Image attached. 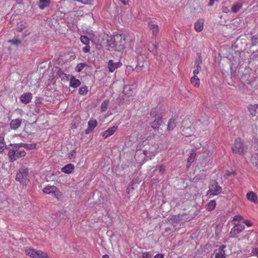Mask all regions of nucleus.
<instances>
[{
    "mask_svg": "<svg viewBox=\"0 0 258 258\" xmlns=\"http://www.w3.org/2000/svg\"><path fill=\"white\" fill-rule=\"evenodd\" d=\"M10 146L13 147V148L11 149L8 154V156L11 162H14L18 159L24 157L26 155V152L21 149L22 148L20 145L19 144H11Z\"/></svg>",
    "mask_w": 258,
    "mask_h": 258,
    "instance_id": "f257e3e1",
    "label": "nucleus"
},
{
    "mask_svg": "<svg viewBox=\"0 0 258 258\" xmlns=\"http://www.w3.org/2000/svg\"><path fill=\"white\" fill-rule=\"evenodd\" d=\"M29 170L27 167L23 166L20 168L16 174V180L22 184L25 185L29 182Z\"/></svg>",
    "mask_w": 258,
    "mask_h": 258,
    "instance_id": "f03ea898",
    "label": "nucleus"
},
{
    "mask_svg": "<svg viewBox=\"0 0 258 258\" xmlns=\"http://www.w3.org/2000/svg\"><path fill=\"white\" fill-rule=\"evenodd\" d=\"M113 41L115 44L112 46L115 51H120L125 48V40L121 35H115L113 36Z\"/></svg>",
    "mask_w": 258,
    "mask_h": 258,
    "instance_id": "7ed1b4c3",
    "label": "nucleus"
},
{
    "mask_svg": "<svg viewBox=\"0 0 258 258\" xmlns=\"http://www.w3.org/2000/svg\"><path fill=\"white\" fill-rule=\"evenodd\" d=\"M27 255L33 258H48L46 253L34 248H27L25 250Z\"/></svg>",
    "mask_w": 258,
    "mask_h": 258,
    "instance_id": "20e7f679",
    "label": "nucleus"
},
{
    "mask_svg": "<svg viewBox=\"0 0 258 258\" xmlns=\"http://www.w3.org/2000/svg\"><path fill=\"white\" fill-rule=\"evenodd\" d=\"M246 149V147L242 142L241 139L237 138L235 139L234 144L232 147L233 153L241 154L245 151Z\"/></svg>",
    "mask_w": 258,
    "mask_h": 258,
    "instance_id": "39448f33",
    "label": "nucleus"
},
{
    "mask_svg": "<svg viewBox=\"0 0 258 258\" xmlns=\"http://www.w3.org/2000/svg\"><path fill=\"white\" fill-rule=\"evenodd\" d=\"M209 188V189L207 192V195L210 197L217 196L221 193L222 190V187L216 181L210 184Z\"/></svg>",
    "mask_w": 258,
    "mask_h": 258,
    "instance_id": "423d86ee",
    "label": "nucleus"
},
{
    "mask_svg": "<svg viewBox=\"0 0 258 258\" xmlns=\"http://www.w3.org/2000/svg\"><path fill=\"white\" fill-rule=\"evenodd\" d=\"M13 204V201L4 192L0 191V208L8 207Z\"/></svg>",
    "mask_w": 258,
    "mask_h": 258,
    "instance_id": "0eeeda50",
    "label": "nucleus"
},
{
    "mask_svg": "<svg viewBox=\"0 0 258 258\" xmlns=\"http://www.w3.org/2000/svg\"><path fill=\"white\" fill-rule=\"evenodd\" d=\"M244 228L245 226L244 225L238 223L235 224L229 233V236L232 238L236 237L237 235L241 232Z\"/></svg>",
    "mask_w": 258,
    "mask_h": 258,
    "instance_id": "6e6552de",
    "label": "nucleus"
},
{
    "mask_svg": "<svg viewBox=\"0 0 258 258\" xmlns=\"http://www.w3.org/2000/svg\"><path fill=\"white\" fill-rule=\"evenodd\" d=\"M149 30L152 31V35L156 36L159 32V26L155 20H150L148 22Z\"/></svg>",
    "mask_w": 258,
    "mask_h": 258,
    "instance_id": "1a4fd4ad",
    "label": "nucleus"
},
{
    "mask_svg": "<svg viewBox=\"0 0 258 258\" xmlns=\"http://www.w3.org/2000/svg\"><path fill=\"white\" fill-rule=\"evenodd\" d=\"M146 56L144 54H140L137 57V64L135 70L137 72H140L142 68L144 67V61H146Z\"/></svg>",
    "mask_w": 258,
    "mask_h": 258,
    "instance_id": "9d476101",
    "label": "nucleus"
},
{
    "mask_svg": "<svg viewBox=\"0 0 258 258\" xmlns=\"http://www.w3.org/2000/svg\"><path fill=\"white\" fill-rule=\"evenodd\" d=\"M226 248V246L222 245L220 246L219 248L215 250L214 255V258H226V255L224 249Z\"/></svg>",
    "mask_w": 258,
    "mask_h": 258,
    "instance_id": "9b49d317",
    "label": "nucleus"
},
{
    "mask_svg": "<svg viewBox=\"0 0 258 258\" xmlns=\"http://www.w3.org/2000/svg\"><path fill=\"white\" fill-rule=\"evenodd\" d=\"M43 191L45 194H53L58 198V190L56 186L54 185H47L43 189Z\"/></svg>",
    "mask_w": 258,
    "mask_h": 258,
    "instance_id": "f8f14e48",
    "label": "nucleus"
},
{
    "mask_svg": "<svg viewBox=\"0 0 258 258\" xmlns=\"http://www.w3.org/2000/svg\"><path fill=\"white\" fill-rule=\"evenodd\" d=\"M122 66V63L120 61L114 62L112 60H109L108 62V68L110 72H113L114 70Z\"/></svg>",
    "mask_w": 258,
    "mask_h": 258,
    "instance_id": "ddd939ff",
    "label": "nucleus"
},
{
    "mask_svg": "<svg viewBox=\"0 0 258 258\" xmlns=\"http://www.w3.org/2000/svg\"><path fill=\"white\" fill-rule=\"evenodd\" d=\"M246 198L248 200L250 201V202L254 204L258 203L257 196L256 195V194L253 191L248 192L246 194Z\"/></svg>",
    "mask_w": 258,
    "mask_h": 258,
    "instance_id": "4468645a",
    "label": "nucleus"
},
{
    "mask_svg": "<svg viewBox=\"0 0 258 258\" xmlns=\"http://www.w3.org/2000/svg\"><path fill=\"white\" fill-rule=\"evenodd\" d=\"M71 78L69 80H70V86L74 88H77L80 86L81 84V81L75 78V77L73 76H70Z\"/></svg>",
    "mask_w": 258,
    "mask_h": 258,
    "instance_id": "2eb2a0df",
    "label": "nucleus"
},
{
    "mask_svg": "<svg viewBox=\"0 0 258 258\" xmlns=\"http://www.w3.org/2000/svg\"><path fill=\"white\" fill-rule=\"evenodd\" d=\"M32 98V94L30 93H26L21 95L20 100L22 103L27 104L29 103Z\"/></svg>",
    "mask_w": 258,
    "mask_h": 258,
    "instance_id": "dca6fc26",
    "label": "nucleus"
},
{
    "mask_svg": "<svg viewBox=\"0 0 258 258\" xmlns=\"http://www.w3.org/2000/svg\"><path fill=\"white\" fill-rule=\"evenodd\" d=\"M202 62V59L201 58V57L200 56L199 60H197L195 61V64L194 67V70L193 71V74H194V76H197L199 73L200 70H201V67L200 64Z\"/></svg>",
    "mask_w": 258,
    "mask_h": 258,
    "instance_id": "f3484780",
    "label": "nucleus"
},
{
    "mask_svg": "<svg viewBox=\"0 0 258 258\" xmlns=\"http://www.w3.org/2000/svg\"><path fill=\"white\" fill-rule=\"evenodd\" d=\"M50 0H39L38 6L39 8L43 10L45 8L48 7L50 5Z\"/></svg>",
    "mask_w": 258,
    "mask_h": 258,
    "instance_id": "a211bd4d",
    "label": "nucleus"
},
{
    "mask_svg": "<svg viewBox=\"0 0 258 258\" xmlns=\"http://www.w3.org/2000/svg\"><path fill=\"white\" fill-rule=\"evenodd\" d=\"M74 165L71 163L68 164L61 168V171L63 173L70 174L74 169Z\"/></svg>",
    "mask_w": 258,
    "mask_h": 258,
    "instance_id": "6ab92c4d",
    "label": "nucleus"
},
{
    "mask_svg": "<svg viewBox=\"0 0 258 258\" xmlns=\"http://www.w3.org/2000/svg\"><path fill=\"white\" fill-rule=\"evenodd\" d=\"M21 119L20 118L12 120L10 123L11 129H17L19 128L21 124Z\"/></svg>",
    "mask_w": 258,
    "mask_h": 258,
    "instance_id": "aec40b11",
    "label": "nucleus"
},
{
    "mask_svg": "<svg viewBox=\"0 0 258 258\" xmlns=\"http://www.w3.org/2000/svg\"><path fill=\"white\" fill-rule=\"evenodd\" d=\"M113 40V36H107L106 46L108 47L107 50L109 51H112L114 50L112 46L115 44V42H114Z\"/></svg>",
    "mask_w": 258,
    "mask_h": 258,
    "instance_id": "412c9836",
    "label": "nucleus"
},
{
    "mask_svg": "<svg viewBox=\"0 0 258 258\" xmlns=\"http://www.w3.org/2000/svg\"><path fill=\"white\" fill-rule=\"evenodd\" d=\"M204 21L199 19L195 24V29L197 32H201L203 29Z\"/></svg>",
    "mask_w": 258,
    "mask_h": 258,
    "instance_id": "4be33fe9",
    "label": "nucleus"
},
{
    "mask_svg": "<svg viewBox=\"0 0 258 258\" xmlns=\"http://www.w3.org/2000/svg\"><path fill=\"white\" fill-rule=\"evenodd\" d=\"M162 123V120L161 118H156L155 119L151 124V127L153 129H156L160 127Z\"/></svg>",
    "mask_w": 258,
    "mask_h": 258,
    "instance_id": "5701e85b",
    "label": "nucleus"
},
{
    "mask_svg": "<svg viewBox=\"0 0 258 258\" xmlns=\"http://www.w3.org/2000/svg\"><path fill=\"white\" fill-rule=\"evenodd\" d=\"M258 107V105L255 104V105H249L247 108L248 111H249L250 115L252 116H254L256 114V110Z\"/></svg>",
    "mask_w": 258,
    "mask_h": 258,
    "instance_id": "b1692460",
    "label": "nucleus"
},
{
    "mask_svg": "<svg viewBox=\"0 0 258 258\" xmlns=\"http://www.w3.org/2000/svg\"><path fill=\"white\" fill-rule=\"evenodd\" d=\"M250 162L252 165L258 169V155L253 154L251 157Z\"/></svg>",
    "mask_w": 258,
    "mask_h": 258,
    "instance_id": "393cba45",
    "label": "nucleus"
},
{
    "mask_svg": "<svg viewBox=\"0 0 258 258\" xmlns=\"http://www.w3.org/2000/svg\"><path fill=\"white\" fill-rule=\"evenodd\" d=\"M216 205V201L215 200H211L209 203H208L206 205V208L207 210L209 211H211L215 208Z\"/></svg>",
    "mask_w": 258,
    "mask_h": 258,
    "instance_id": "a878e982",
    "label": "nucleus"
},
{
    "mask_svg": "<svg viewBox=\"0 0 258 258\" xmlns=\"http://www.w3.org/2000/svg\"><path fill=\"white\" fill-rule=\"evenodd\" d=\"M57 74L58 75L59 77L61 78V79L62 80H65V79L69 80V79L70 76H68L66 74H65L61 69H59L58 70V71L57 72Z\"/></svg>",
    "mask_w": 258,
    "mask_h": 258,
    "instance_id": "bb28decb",
    "label": "nucleus"
},
{
    "mask_svg": "<svg viewBox=\"0 0 258 258\" xmlns=\"http://www.w3.org/2000/svg\"><path fill=\"white\" fill-rule=\"evenodd\" d=\"M190 82L195 87H198L200 86V79L197 76H194L191 77Z\"/></svg>",
    "mask_w": 258,
    "mask_h": 258,
    "instance_id": "cd10ccee",
    "label": "nucleus"
},
{
    "mask_svg": "<svg viewBox=\"0 0 258 258\" xmlns=\"http://www.w3.org/2000/svg\"><path fill=\"white\" fill-rule=\"evenodd\" d=\"M123 92L124 94L130 96L132 95L133 91L132 89L130 88V86L125 85L123 87Z\"/></svg>",
    "mask_w": 258,
    "mask_h": 258,
    "instance_id": "c85d7f7f",
    "label": "nucleus"
},
{
    "mask_svg": "<svg viewBox=\"0 0 258 258\" xmlns=\"http://www.w3.org/2000/svg\"><path fill=\"white\" fill-rule=\"evenodd\" d=\"M242 7V4L240 3H235L231 7V11L234 13H237Z\"/></svg>",
    "mask_w": 258,
    "mask_h": 258,
    "instance_id": "c756f323",
    "label": "nucleus"
},
{
    "mask_svg": "<svg viewBox=\"0 0 258 258\" xmlns=\"http://www.w3.org/2000/svg\"><path fill=\"white\" fill-rule=\"evenodd\" d=\"M19 145L21 147H23L27 150H31L36 148V145L33 144H25V143H19Z\"/></svg>",
    "mask_w": 258,
    "mask_h": 258,
    "instance_id": "7c9ffc66",
    "label": "nucleus"
},
{
    "mask_svg": "<svg viewBox=\"0 0 258 258\" xmlns=\"http://www.w3.org/2000/svg\"><path fill=\"white\" fill-rule=\"evenodd\" d=\"M109 101L108 100H105L104 101L101 105V111L102 112H105L107 110L109 105Z\"/></svg>",
    "mask_w": 258,
    "mask_h": 258,
    "instance_id": "2f4dec72",
    "label": "nucleus"
},
{
    "mask_svg": "<svg viewBox=\"0 0 258 258\" xmlns=\"http://www.w3.org/2000/svg\"><path fill=\"white\" fill-rule=\"evenodd\" d=\"M88 92V87L86 86H83L79 88V93L80 95H85Z\"/></svg>",
    "mask_w": 258,
    "mask_h": 258,
    "instance_id": "473e14b6",
    "label": "nucleus"
},
{
    "mask_svg": "<svg viewBox=\"0 0 258 258\" xmlns=\"http://www.w3.org/2000/svg\"><path fill=\"white\" fill-rule=\"evenodd\" d=\"M97 125V121L96 120L91 119L88 122V127L90 129H94Z\"/></svg>",
    "mask_w": 258,
    "mask_h": 258,
    "instance_id": "72a5a7b5",
    "label": "nucleus"
},
{
    "mask_svg": "<svg viewBox=\"0 0 258 258\" xmlns=\"http://www.w3.org/2000/svg\"><path fill=\"white\" fill-rule=\"evenodd\" d=\"M87 66L86 63H79L76 67L75 70L77 72H80Z\"/></svg>",
    "mask_w": 258,
    "mask_h": 258,
    "instance_id": "f704fd0d",
    "label": "nucleus"
},
{
    "mask_svg": "<svg viewBox=\"0 0 258 258\" xmlns=\"http://www.w3.org/2000/svg\"><path fill=\"white\" fill-rule=\"evenodd\" d=\"M176 127L175 120L174 118H171L169 120L168 123L167 129H173Z\"/></svg>",
    "mask_w": 258,
    "mask_h": 258,
    "instance_id": "c9c22d12",
    "label": "nucleus"
},
{
    "mask_svg": "<svg viewBox=\"0 0 258 258\" xmlns=\"http://www.w3.org/2000/svg\"><path fill=\"white\" fill-rule=\"evenodd\" d=\"M81 41L85 45H89L90 40L88 37L86 36H81L80 37Z\"/></svg>",
    "mask_w": 258,
    "mask_h": 258,
    "instance_id": "e433bc0d",
    "label": "nucleus"
},
{
    "mask_svg": "<svg viewBox=\"0 0 258 258\" xmlns=\"http://www.w3.org/2000/svg\"><path fill=\"white\" fill-rule=\"evenodd\" d=\"M115 130H106L103 134L102 136L104 139H106L109 136L113 135Z\"/></svg>",
    "mask_w": 258,
    "mask_h": 258,
    "instance_id": "4c0bfd02",
    "label": "nucleus"
},
{
    "mask_svg": "<svg viewBox=\"0 0 258 258\" xmlns=\"http://www.w3.org/2000/svg\"><path fill=\"white\" fill-rule=\"evenodd\" d=\"M26 27V25L25 24H23L22 22H20L18 24L16 30L19 32H21L23 30H24Z\"/></svg>",
    "mask_w": 258,
    "mask_h": 258,
    "instance_id": "58836bf2",
    "label": "nucleus"
},
{
    "mask_svg": "<svg viewBox=\"0 0 258 258\" xmlns=\"http://www.w3.org/2000/svg\"><path fill=\"white\" fill-rule=\"evenodd\" d=\"M195 157V153L192 152L190 154V155L187 159V163L189 164V166L194 162Z\"/></svg>",
    "mask_w": 258,
    "mask_h": 258,
    "instance_id": "ea45409f",
    "label": "nucleus"
},
{
    "mask_svg": "<svg viewBox=\"0 0 258 258\" xmlns=\"http://www.w3.org/2000/svg\"><path fill=\"white\" fill-rule=\"evenodd\" d=\"M76 154V152L75 150L71 151V152L69 153L68 154V158L70 160L75 158Z\"/></svg>",
    "mask_w": 258,
    "mask_h": 258,
    "instance_id": "a19ab883",
    "label": "nucleus"
},
{
    "mask_svg": "<svg viewBox=\"0 0 258 258\" xmlns=\"http://www.w3.org/2000/svg\"><path fill=\"white\" fill-rule=\"evenodd\" d=\"M158 110L159 109L157 107L155 108H153L151 111V115L153 117H156L158 115Z\"/></svg>",
    "mask_w": 258,
    "mask_h": 258,
    "instance_id": "79ce46f5",
    "label": "nucleus"
},
{
    "mask_svg": "<svg viewBox=\"0 0 258 258\" xmlns=\"http://www.w3.org/2000/svg\"><path fill=\"white\" fill-rule=\"evenodd\" d=\"M9 42L11 44L16 45L20 44L21 43V41L19 39H18L10 40L9 41Z\"/></svg>",
    "mask_w": 258,
    "mask_h": 258,
    "instance_id": "37998d69",
    "label": "nucleus"
},
{
    "mask_svg": "<svg viewBox=\"0 0 258 258\" xmlns=\"http://www.w3.org/2000/svg\"><path fill=\"white\" fill-rule=\"evenodd\" d=\"M43 98L40 97H37L35 99V104L40 105L42 104Z\"/></svg>",
    "mask_w": 258,
    "mask_h": 258,
    "instance_id": "c03bdc74",
    "label": "nucleus"
},
{
    "mask_svg": "<svg viewBox=\"0 0 258 258\" xmlns=\"http://www.w3.org/2000/svg\"><path fill=\"white\" fill-rule=\"evenodd\" d=\"M243 219V217L240 215H236L233 217V221H237L238 222H240L242 219Z\"/></svg>",
    "mask_w": 258,
    "mask_h": 258,
    "instance_id": "a18cd8bd",
    "label": "nucleus"
},
{
    "mask_svg": "<svg viewBox=\"0 0 258 258\" xmlns=\"http://www.w3.org/2000/svg\"><path fill=\"white\" fill-rule=\"evenodd\" d=\"M90 47L89 45H86V46L83 48V51L85 53H88L90 51Z\"/></svg>",
    "mask_w": 258,
    "mask_h": 258,
    "instance_id": "49530a36",
    "label": "nucleus"
},
{
    "mask_svg": "<svg viewBox=\"0 0 258 258\" xmlns=\"http://www.w3.org/2000/svg\"><path fill=\"white\" fill-rule=\"evenodd\" d=\"M251 42H252V45L254 46L257 43V37H255L254 36H253L251 37Z\"/></svg>",
    "mask_w": 258,
    "mask_h": 258,
    "instance_id": "de8ad7c7",
    "label": "nucleus"
},
{
    "mask_svg": "<svg viewBox=\"0 0 258 258\" xmlns=\"http://www.w3.org/2000/svg\"><path fill=\"white\" fill-rule=\"evenodd\" d=\"M40 105H34V111L36 113H38L40 112Z\"/></svg>",
    "mask_w": 258,
    "mask_h": 258,
    "instance_id": "09e8293b",
    "label": "nucleus"
},
{
    "mask_svg": "<svg viewBox=\"0 0 258 258\" xmlns=\"http://www.w3.org/2000/svg\"><path fill=\"white\" fill-rule=\"evenodd\" d=\"M92 0H81V3L86 5H92Z\"/></svg>",
    "mask_w": 258,
    "mask_h": 258,
    "instance_id": "8fccbe9b",
    "label": "nucleus"
},
{
    "mask_svg": "<svg viewBox=\"0 0 258 258\" xmlns=\"http://www.w3.org/2000/svg\"><path fill=\"white\" fill-rule=\"evenodd\" d=\"M148 153H150V154H152L153 156L155 155V152L153 151H147V150H144L143 151V154L145 155H147Z\"/></svg>",
    "mask_w": 258,
    "mask_h": 258,
    "instance_id": "3c124183",
    "label": "nucleus"
},
{
    "mask_svg": "<svg viewBox=\"0 0 258 258\" xmlns=\"http://www.w3.org/2000/svg\"><path fill=\"white\" fill-rule=\"evenodd\" d=\"M143 258H151V255L148 252H145L143 253Z\"/></svg>",
    "mask_w": 258,
    "mask_h": 258,
    "instance_id": "603ef678",
    "label": "nucleus"
},
{
    "mask_svg": "<svg viewBox=\"0 0 258 258\" xmlns=\"http://www.w3.org/2000/svg\"><path fill=\"white\" fill-rule=\"evenodd\" d=\"M252 253L258 256V248H253L252 250Z\"/></svg>",
    "mask_w": 258,
    "mask_h": 258,
    "instance_id": "864d4df0",
    "label": "nucleus"
},
{
    "mask_svg": "<svg viewBox=\"0 0 258 258\" xmlns=\"http://www.w3.org/2000/svg\"><path fill=\"white\" fill-rule=\"evenodd\" d=\"M5 148H6V145L0 144V153L4 151Z\"/></svg>",
    "mask_w": 258,
    "mask_h": 258,
    "instance_id": "5fc2aeb1",
    "label": "nucleus"
},
{
    "mask_svg": "<svg viewBox=\"0 0 258 258\" xmlns=\"http://www.w3.org/2000/svg\"><path fill=\"white\" fill-rule=\"evenodd\" d=\"M165 167L163 165H161L159 166V172L163 174L165 171Z\"/></svg>",
    "mask_w": 258,
    "mask_h": 258,
    "instance_id": "6e6d98bb",
    "label": "nucleus"
},
{
    "mask_svg": "<svg viewBox=\"0 0 258 258\" xmlns=\"http://www.w3.org/2000/svg\"><path fill=\"white\" fill-rule=\"evenodd\" d=\"M243 223L248 227L251 226L252 225L251 222L249 220H244Z\"/></svg>",
    "mask_w": 258,
    "mask_h": 258,
    "instance_id": "4d7b16f0",
    "label": "nucleus"
},
{
    "mask_svg": "<svg viewBox=\"0 0 258 258\" xmlns=\"http://www.w3.org/2000/svg\"><path fill=\"white\" fill-rule=\"evenodd\" d=\"M250 233H247L244 235L243 236L242 239H246L247 240H249V237H250Z\"/></svg>",
    "mask_w": 258,
    "mask_h": 258,
    "instance_id": "13d9d810",
    "label": "nucleus"
},
{
    "mask_svg": "<svg viewBox=\"0 0 258 258\" xmlns=\"http://www.w3.org/2000/svg\"><path fill=\"white\" fill-rule=\"evenodd\" d=\"M0 144L6 145L4 142V137L2 135L0 136Z\"/></svg>",
    "mask_w": 258,
    "mask_h": 258,
    "instance_id": "bf43d9fd",
    "label": "nucleus"
},
{
    "mask_svg": "<svg viewBox=\"0 0 258 258\" xmlns=\"http://www.w3.org/2000/svg\"><path fill=\"white\" fill-rule=\"evenodd\" d=\"M210 2L208 3V5L210 7L212 6L215 1H217L218 0H209Z\"/></svg>",
    "mask_w": 258,
    "mask_h": 258,
    "instance_id": "052dcab7",
    "label": "nucleus"
},
{
    "mask_svg": "<svg viewBox=\"0 0 258 258\" xmlns=\"http://www.w3.org/2000/svg\"><path fill=\"white\" fill-rule=\"evenodd\" d=\"M30 34V32L28 31H25L23 33V37L24 38L27 36H28Z\"/></svg>",
    "mask_w": 258,
    "mask_h": 258,
    "instance_id": "680f3d73",
    "label": "nucleus"
},
{
    "mask_svg": "<svg viewBox=\"0 0 258 258\" xmlns=\"http://www.w3.org/2000/svg\"><path fill=\"white\" fill-rule=\"evenodd\" d=\"M154 258H163V255L162 254H157Z\"/></svg>",
    "mask_w": 258,
    "mask_h": 258,
    "instance_id": "e2e57ef3",
    "label": "nucleus"
},
{
    "mask_svg": "<svg viewBox=\"0 0 258 258\" xmlns=\"http://www.w3.org/2000/svg\"><path fill=\"white\" fill-rule=\"evenodd\" d=\"M124 5H126L128 4V0H119Z\"/></svg>",
    "mask_w": 258,
    "mask_h": 258,
    "instance_id": "0e129e2a",
    "label": "nucleus"
},
{
    "mask_svg": "<svg viewBox=\"0 0 258 258\" xmlns=\"http://www.w3.org/2000/svg\"><path fill=\"white\" fill-rule=\"evenodd\" d=\"M232 174H233V172H230L229 171L227 172L226 175L227 176H230Z\"/></svg>",
    "mask_w": 258,
    "mask_h": 258,
    "instance_id": "69168bd1",
    "label": "nucleus"
},
{
    "mask_svg": "<svg viewBox=\"0 0 258 258\" xmlns=\"http://www.w3.org/2000/svg\"><path fill=\"white\" fill-rule=\"evenodd\" d=\"M92 130H85V134L88 135L90 133Z\"/></svg>",
    "mask_w": 258,
    "mask_h": 258,
    "instance_id": "338daca9",
    "label": "nucleus"
},
{
    "mask_svg": "<svg viewBox=\"0 0 258 258\" xmlns=\"http://www.w3.org/2000/svg\"><path fill=\"white\" fill-rule=\"evenodd\" d=\"M102 258H109V257L107 254H105L102 256Z\"/></svg>",
    "mask_w": 258,
    "mask_h": 258,
    "instance_id": "774afa93",
    "label": "nucleus"
}]
</instances>
